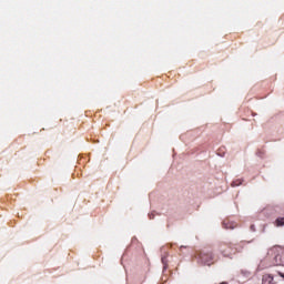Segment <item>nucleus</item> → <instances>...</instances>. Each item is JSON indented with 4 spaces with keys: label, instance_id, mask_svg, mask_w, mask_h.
I'll use <instances>...</instances> for the list:
<instances>
[{
    "label": "nucleus",
    "instance_id": "1",
    "mask_svg": "<svg viewBox=\"0 0 284 284\" xmlns=\"http://www.w3.org/2000/svg\"><path fill=\"white\" fill-rule=\"evenodd\" d=\"M271 254L274 256L275 265H283V248L281 246H273L268 250L267 256H271Z\"/></svg>",
    "mask_w": 284,
    "mask_h": 284
},
{
    "label": "nucleus",
    "instance_id": "2",
    "mask_svg": "<svg viewBox=\"0 0 284 284\" xmlns=\"http://www.w3.org/2000/svg\"><path fill=\"white\" fill-rule=\"evenodd\" d=\"M262 284H276L274 283V276L272 274L263 275L262 277Z\"/></svg>",
    "mask_w": 284,
    "mask_h": 284
},
{
    "label": "nucleus",
    "instance_id": "3",
    "mask_svg": "<svg viewBox=\"0 0 284 284\" xmlns=\"http://www.w3.org/2000/svg\"><path fill=\"white\" fill-rule=\"evenodd\" d=\"M202 263H204V265H211L210 264V258H212V255H207V254H203L200 256Z\"/></svg>",
    "mask_w": 284,
    "mask_h": 284
},
{
    "label": "nucleus",
    "instance_id": "4",
    "mask_svg": "<svg viewBox=\"0 0 284 284\" xmlns=\"http://www.w3.org/2000/svg\"><path fill=\"white\" fill-rule=\"evenodd\" d=\"M275 223H276L277 227L283 226L284 225V217L276 219Z\"/></svg>",
    "mask_w": 284,
    "mask_h": 284
},
{
    "label": "nucleus",
    "instance_id": "5",
    "mask_svg": "<svg viewBox=\"0 0 284 284\" xmlns=\"http://www.w3.org/2000/svg\"><path fill=\"white\" fill-rule=\"evenodd\" d=\"M223 226L225 227V230H234V225H227L225 222H223Z\"/></svg>",
    "mask_w": 284,
    "mask_h": 284
},
{
    "label": "nucleus",
    "instance_id": "6",
    "mask_svg": "<svg viewBox=\"0 0 284 284\" xmlns=\"http://www.w3.org/2000/svg\"><path fill=\"white\" fill-rule=\"evenodd\" d=\"M239 185H241V183H239V181L232 182V186H233V187H236V186H239Z\"/></svg>",
    "mask_w": 284,
    "mask_h": 284
},
{
    "label": "nucleus",
    "instance_id": "7",
    "mask_svg": "<svg viewBox=\"0 0 284 284\" xmlns=\"http://www.w3.org/2000/svg\"><path fill=\"white\" fill-rule=\"evenodd\" d=\"M251 232H256V226L253 224L250 226Z\"/></svg>",
    "mask_w": 284,
    "mask_h": 284
},
{
    "label": "nucleus",
    "instance_id": "8",
    "mask_svg": "<svg viewBox=\"0 0 284 284\" xmlns=\"http://www.w3.org/2000/svg\"><path fill=\"white\" fill-rule=\"evenodd\" d=\"M278 275L284 278V273L278 272Z\"/></svg>",
    "mask_w": 284,
    "mask_h": 284
},
{
    "label": "nucleus",
    "instance_id": "9",
    "mask_svg": "<svg viewBox=\"0 0 284 284\" xmlns=\"http://www.w3.org/2000/svg\"><path fill=\"white\" fill-rule=\"evenodd\" d=\"M149 217L152 220L154 219V214H149Z\"/></svg>",
    "mask_w": 284,
    "mask_h": 284
},
{
    "label": "nucleus",
    "instance_id": "10",
    "mask_svg": "<svg viewBox=\"0 0 284 284\" xmlns=\"http://www.w3.org/2000/svg\"><path fill=\"white\" fill-rule=\"evenodd\" d=\"M222 254H224V256H227V254L225 253V251L221 250Z\"/></svg>",
    "mask_w": 284,
    "mask_h": 284
},
{
    "label": "nucleus",
    "instance_id": "11",
    "mask_svg": "<svg viewBox=\"0 0 284 284\" xmlns=\"http://www.w3.org/2000/svg\"><path fill=\"white\" fill-rule=\"evenodd\" d=\"M264 232H265V225L263 226V229H262V233L264 234Z\"/></svg>",
    "mask_w": 284,
    "mask_h": 284
},
{
    "label": "nucleus",
    "instance_id": "12",
    "mask_svg": "<svg viewBox=\"0 0 284 284\" xmlns=\"http://www.w3.org/2000/svg\"><path fill=\"white\" fill-rule=\"evenodd\" d=\"M162 263H164V264H165V257H162Z\"/></svg>",
    "mask_w": 284,
    "mask_h": 284
},
{
    "label": "nucleus",
    "instance_id": "13",
    "mask_svg": "<svg viewBox=\"0 0 284 284\" xmlns=\"http://www.w3.org/2000/svg\"><path fill=\"white\" fill-rule=\"evenodd\" d=\"M221 284H227V283H225V282H222Z\"/></svg>",
    "mask_w": 284,
    "mask_h": 284
}]
</instances>
